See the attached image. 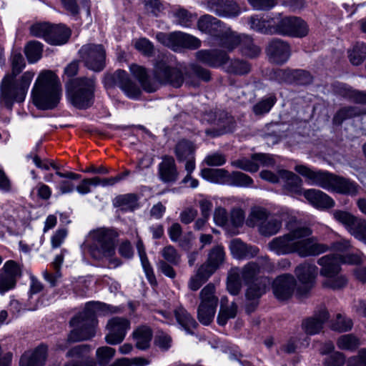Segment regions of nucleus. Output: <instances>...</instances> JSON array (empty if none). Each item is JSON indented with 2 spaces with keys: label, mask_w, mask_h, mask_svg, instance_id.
<instances>
[{
  "label": "nucleus",
  "mask_w": 366,
  "mask_h": 366,
  "mask_svg": "<svg viewBox=\"0 0 366 366\" xmlns=\"http://www.w3.org/2000/svg\"><path fill=\"white\" fill-rule=\"evenodd\" d=\"M311 234L312 230L308 227L289 228L288 233L269 241L267 247L277 255L297 253L300 257L317 256L330 249L328 245L310 237Z\"/></svg>",
  "instance_id": "nucleus-1"
},
{
  "label": "nucleus",
  "mask_w": 366,
  "mask_h": 366,
  "mask_svg": "<svg viewBox=\"0 0 366 366\" xmlns=\"http://www.w3.org/2000/svg\"><path fill=\"white\" fill-rule=\"evenodd\" d=\"M11 73L3 79L1 84V101L5 107L11 109L14 102H24L31 81L34 76L31 71H26L19 80L16 76L25 67V61L20 53H13L11 56Z\"/></svg>",
  "instance_id": "nucleus-2"
},
{
  "label": "nucleus",
  "mask_w": 366,
  "mask_h": 366,
  "mask_svg": "<svg viewBox=\"0 0 366 366\" xmlns=\"http://www.w3.org/2000/svg\"><path fill=\"white\" fill-rule=\"evenodd\" d=\"M130 71L138 79L143 89L150 93L158 89V83L179 88L184 81L183 73L178 68L169 64L167 56H159L154 64L153 75L156 81L149 79L146 69L142 66L132 64L130 66Z\"/></svg>",
  "instance_id": "nucleus-3"
},
{
  "label": "nucleus",
  "mask_w": 366,
  "mask_h": 366,
  "mask_svg": "<svg viewBox=\"0 0 366 366\" xmlns=\"http://www.w3.org/2000/svg\"><path fill=\"white\" fill-rule=\"evenodd\" d=\"M294 169L310 184L330 192L355 197L361 189V187L355 181L327 171L313 170L305 164H297Z\"/></svg>",
  "instance_id": "nucleus-4"
},
{
  "label": "nucleus",
  "mask_w": 366,
  "mask_h": 366,
  "mask_svg": "<svg viewBox=\"0 0 366 366\" xmlns=\"http://www.w3.org/2000/svg\"><path fill=\"white\" fill-rule=\"evenodd\" d=\"M118 311L117 307L100 302L86 303L84 311L70 320V325L74 329L69 334L66 342H76L94 337L97 325L96 316L116 313Z\"/></svg>",
  "instance_id": "nucleus-5"
},
{
  "label": "nucleus",
  "mask_w": 366,
  "mask_h": 366,
  "mask_svg": "<svg viewBox=\"0 0 366 366\" xmlns=\"http://www.w3.org/2000/svg\"><path fill=\"white\" fill-rule=\"evenodd\" d=\"M61 85L57 76L51 71L41 72L32 89L34 104L40 109H52L59 102Z\"/></svg>",
  "instance_id": "nucleus-6"
},
{
  "label": "nucleus",
  "mask_w": 366,
  "mask_h": 366,
  "mask_svg": "<svg viewBox=\"0 0 366 366\" xmlns=\"http://www.w3.org/2000/svg\"><path fill=\"white\" fill-rule=\"evenodd\" d=\"M117 232L107 227L93 229L87 234L82 247L94 259L102 261L115 254Z\"/></svg>",
  "instance_id": "nucleus-7"
},
{
  "label": "nucleus",
  "mask_w": 366,
  "mask_h": 366,
  "mask_svg": "<svg viewBox=\"0 0 366 366\" xmlns=\"http://www.w3.org/2000/svg\"><path fill=\"white\" fill-rule=\"evenodd\" d=\"M66 87L68 99L76 108L85 109L93 104L95 90L94 78L71 79L67 82Z\"/></svg>",
  "instance_id": "nucleus-8"
},
{
  "label": "nucleus",
  "mask_w": 366,
  "mask_h": 366,
  "mask_svg": "<svg viewBox=\"0 0 366 366\" xmlns=\"http://www.w3.org/2000/svg\"><path fill=\"white\" fill-rule=\"evenodd\" d=\"M249 227H257L259 234L264 237H271L280 232L282 228V220L274 214H272L266 209L256 207L252 209L247 220Z\"/></svg>",
  "instance_id": "nucleus-9"
},
{
  "label": "nucleus",
  "mask_w": 366,
  "mask_h": 366,
  "mask_svg": "<svg viewBox=\"0 0 366 366\" xmlns=\"http://www.w3.org/2000/svg\"><path fill=\"white\" fill-rule=\"evenodd\" d=\"M215 286L209 283L199 293L200 304L197 309V318L204 325H209L214 319L219 299L215 295Z\"/></svg>",
  "instance_id": "nucleus-10"
},
{
  "label": "nucleus",
  "mask_w": 366,
  "mask_h": 366,
  "mask_svg": "<svg viewBox=\"0 0 366 366\" xmlns=\"http://www.w3.org/2000/svg\"><path fill=\"white\" fill-rule=\"evenodd\" d=\"M365 257L357 254H348L347 255L327 254L320 257L317 263L321 266L320 274L332 275L338 274L340 271V265L342 263L349 264H363Z\"/></svg>",
  "instance_id": "nucleus-11"
},
{
  "label": "nucleus",
  "mask_w": 366,
  "mask_h": 366,
  "mask_svg": "<svg viewBox=\"0 0 366 366\" xmlns=\"http://www.w3.org/2000/svg\"><path fill=\"white\" fill-rule=\"evenodd\" d=\"M81 61L84 66L95 72L102 71L106 66V51L103 45L87 44L79 51Z\"/></svg>",
  "instance_id": "nucleus-12"
},
{
  "label": "nucleus",
  "mask_w": 366,
  "mask_h": 366,
  "mask_svg": "<svg viewBox=\"0 0 366 366\" xmlns=\"http://www.w3.org/2000/svg\"><path fill=\"white\" fill-rule=\"evenodd\" d=\"M308 33L309 26L307 22L297 16H285L275 22V34L303 38Z\"/></svg>",
  "instance_id": "nucleus-13"
},
{
  "label": "nucleus",
  "mask_w": 366,
  "mask_h": 366,
  "mask_svg": "<svg viewBox=\"0 0 366 366\" xmlns=\"http://www.w3.org/2000/svg\"><path fill=\"white\" fill-rule=\"evenodd\" d=\"M274 268V264L267 256L259 257L255 261L248 262L240 269V277L247 285L259 279L257 276L259 274L271 272Z\"/></svg>",
  "instance_id": "nucleus-14"
},
{
  "label": "nucleus",
  "mask_w": 366,
  "mask_h": 366,
  "mask_svg": "<svg viewBox=\"0 0 366 366\" xmlns=\"http://www.w3.org/2000/svg\"><path fill=\"white\" fill-rule=\"evenodd\" d=\"M105 84L110 87L117 86L130 99H137L141 94L139 87L130 79L124 70L119 69L114 74L107 76Z\"/></svg>",
  "instance_id": "nucleus-15"
},
{
  "label": "nucleus",
  "mask_w": 366,
  "mask_h": 366,
  "mask_svg": "<svg viewBox=\"0 0 366 366\" xmlns=\"http://www.w3.org/2000/svg\"><path fill=\"white\" fill-rule=\"evenodd\" d=\"M130 328V322L124 317H114L107 324L108 333L105 336L106 342L109 345L121 343Z\"/></svg>",
  "instance_id": "nucleus-16"
},
{
  "label": "nucleus",
  "mask_w": 366,
  "mask_h": 366,
  "mask_svg": "<svg viewBox=\"0 0 366 366\" xmlns=\"http://www.w3.org/2000/svg\"><path fill=\"white\" fill-rule=\"evenodd\" d=\"M208 11L223 18H235L241 13L239 5L234 0H205Z\"/></svg>",
  "instance_id": "nucleus-17"
},
{
  "label": "nucleus",
  "mask_w": 366,
  "mask_h": 366,
  "mask_svg": "<svg viewBox=\"0 0 366 366\" xmlns=\"http://www.w3.org/2000/svg\"><path fill=\"white\" fill-rule=\"evenodd\" d=\"M269 61L275 64L285 63L291 55L290 44L278 38L272 39L265 49Z\"/></svg>",
  "instance_id": "nucleus-18"
},
{
  "label": "nucleus",
  "mask_w": 366,
  "mask_h": 366,
  "mask_svg": "<svg viewBox=\"0 0 366 366\" xmlns=\"http://www.w3.org/2000/svg\"><path fill=\"white\" fill-rule=\"evenodd\" d=\"M296 286L295 277L290 274L278 276L272 283L273 292L280 300H285L292 297Z\"/></svg>",
  "instance_id": "nucleus-19"
},
{
  "label": "nucleus",
  "mask_w": 366,
  "mask_h": 366,
  "mask_svg": "<svg viewBox=\"0 0 366 366\" xmlns=\"http://www.w3.org/2000/svg\"><path fill=\"white\" fill-rule=\"evenodd\" d=\"M196 57L202 64L214 68L222 66L229 59L227 52L217 49L199 50Z\"/></svg>",
  "instance_id": "nucleus-20"
},
{
  "label": "nucleus",
  "mask_w": 366,
  "mask_h": 366,
  "mask_svg": "<svg viewBox=\"0 0 366 366\" xmlns=\"http://www.w3.org/2000/svg\"><path fill=\"white\" fill-rule=\"evenodd\" d=\"M278 174L285 194L291 196L302 194V180L298 175L286 169H280Z\"/></svg>",
  "instance_id": "nucleus-21"
},
{
  "label": "nucleus",
  "mask_w": 366,
  "mask_h": 366,
  "mask_svg": "<svg viewBox=\"0 0 366 366\" xmlns=\"http://www.w3.org/2000/svg\"><path fill=\"white\" fill-rule=\"evenodd\" d=\"M159 178L164 183L174 182L178 179V171L174 159L165 155L158 166Z\"/></svg>",
  "instance_id": "nucleus-22"
},
{
  "label": "nucleus",
  "mask_w": 366,
  "mask_h": 366,
  "mask_svg": "<svg viewBox=\"0 0 366 366\" xmlns=\"http://www.w3.org/2000/svg\"><path fill=\"white\" fill-rule=\"evenodd\" d=\"M225 26L221 20L209 14L202 16L197 21V27L201 31L215 39L221 34Z\"/></svg>",
  "instance_id": "nucleus-23"
},
{
  "label": "nucleus",
  "mask_w": 366,
  "mask_h": 366,
  "mask_svg": "<svg viewBox=\"0 0 366 366\" xmlns=\"http://www.w3.org/2000/svg\"><path fill=\"white\" fill-rule=\"evenodd\" d=\"M303 195L311 204L317 208H331L335 204L329 195L318 189H307L303 192Z\"/></svg>",
  "instance_id": "nucleus-24"
},
{
  "label": "nucleus",
  "mask_w": 366,
  "mask_h": 366,
  "mask_svg": "<svg viewBox=\"0 0 366 366\" xmlns=\"http://www.w3.org/2000/svg\"><path fill=\"white\" fill-rule=\"evenodd\" d=\"M47 355L45 345L37 347L32 352H25L19 361L20 366H44Z\"/></svg>",
  "instance_id": "nucleus-25"
},
{
  "label": "nucleus",
  "mask_w": 366,
  "mask_h": 366,
  "mask_svg": "<svg viewBox=\"0 0 366 366\" xmlns=\"http://www.w3.org/2000/svg\"><path fill=\"white\" fill-rule=\"evenodd\" d=\"M329 319V313L325 309H322L313 317L306 319L302 322V327L309 335H315L322 329L323 324Z\"/></svg>",
  "instance_id": "nucleus-26"
},
{
  "label": "nucleus",
  "mask_w": 366,
  "mask_h": 366,
  "mask_svg": "<svg viewBox=\"0 0 366 366\" xmlns=\"http://www.w3.org/2000/svg\"><path fill=\"white\" fill-rule=\"evenodd\" d=\"M229 249L232 254L237 259H249L257 255L259 249L255 246L244 244L239 239L231 241Z\"/></svg>",
  "instance_id": "nucleus-27"
},
{
  "label": "nucleus",
  "mask_w": 366,
  "mask_h": 366,
  "mask_svg": "<svg viewBox=\"0 0 366 366\" xmlns=\"http://www.w3.org/2000/svg\"><path fill=\"white\" fill-rule=\"evenodd\" d=\"M173 41L172 49L177 51L182 48L195 49L200 46L201 41L197 38L181 32H173Z\"/></svg>",
  "instance_id": "nucleus-28"
},
{
  "label": "nucleus",
  "mask_w": 366,
  "mask_h": 366,
  "mask_svg": "<svg viewBox=\"0 0 366 366\" xmlns=\"http://www.w3.org/2000/svg\"><path fill=\"white\" fill-rule=\"evenodd\" d=\"M242 36L232 31L230 28L225 26L221 34L216 38L217 44L219 46L231 51L239 45Z\"/></svg>",
  "instance_id": "nucleus-29"
},
{
  "label": "nucleus",
  "mask_w": 366,
  "mask_h": 366,
  "mask_svg": "<svg viewBox=\"0 0 366 366\" xmlns=\"http://www.w3.org/2000/svg\"><path fill=\"white\" fill-rule=\"evenodd\" d=\"M91 347L88 345H79L69 350L66 354L67 357L81 358L84 360L80 363L74 361L69 362L64 366H96V362L92 359L86 357Z\"/></svg>",
  "instance_id": "nucleus-30"
},
{
  "label": "nucleus",
  "mask_w": 366,
  "mask_h": 366,
  "mask_svg": "<svg viewBox=\"0 0 366 366\" xmlns=\"http://www.w3.org/2000/svg\"><path fill=\"white\" fill-rule=\"evenodd\" d=\"M270 281L267 277H259V279L248 285L245 292V297L249 301H259V299L266 292L267 286Z\"/></svg>",
  "instance_id": "nucleus-31"
},
{
  "label": "nucleus",
  "mask_w": 366,
  "mask_h": 366,
  "mask_svg": "<svg viewBox=\"0 0 366 366\" xmlns=\"http://www.w3.org/2000/svg\"><path fill=\"white\" fill-rule=\"evenodd\" d=\"M275 22L273 18H259L257 15L252 16L248 19L250 28L264 34H275Z\"/></svg>",
  "instance_id": "nucleus-32"
},
{
  "label": "nucleus",
  "mask_w": 366,
  "mask_h": 366,
  "mask_svg": "<svg viewBox=\"0 0 366 366\" xmlns=\"http://www.w3.org/2000/svg\"><path fill=\"white\" fill-rule=\"evenodd\" d=\"M194 76L204 81H209L211 79L210 71L197 64H192L189 71L185 73L184 81L186 84L197 87L199 86V81L194 79Z\"/></svg>",
  "instance_id": "nucleus-33"
},
{
  "label": "nucleus",
  "mask_w": 366,
  "mask_h": 366,
  "mask_svg": "<svg viewBox=\"0 0 366 366\" xmlns=\"http://www.w3.org/2000/svg\"><path fill=\"white\" fill-rule=\"evenodd\" d=\"M317 272V267L308 262L301 264L295 269V274L300 282L309 286L314 283Z\"/></svg>",
  "instance_id": "nucleus-34"
},
{
  "label": "nucleus",
  "mask_w": 366,
  "mask_h": 366,
  "mask_svg": "<svg viewBox=\"0 0 366 366\" xmlns=\"http://www.w3.org/2000/svg\"><path fill=\"white\" fill-rule=\"evenodd\" d=\"M70 31L65 26L51 25L46 37V41L52 45H61L68 41Z\"/></svg>",
  "instance_id": "nucleus-35"
},
{
  "label": "nucleus",
  "mask_w": 366,
  "mask_h": 366,
  "mask_svg": "<svg viewBox=\"0 0 366 366\" xmlns=\"http://www.w3.org/2000/svg\"><path fill=\"white\" fill-rule=\"evenodd\" d=\"M200 175L210 182L227 184L229 172L224 169L204 168L201 170Z\"/></svg>",
  "instance_id": "nucleus-36"
},
{
  "label": "nucleus",
  "mask_w": 366,
  "mask_h": 366,
  "mask_svg": "<svg viewBox=\"0 0 366 366\" xmlns=\"http://www.w3.org/2000/svg\"><path fill=\"white\" fill-rule=\"evenodd\" d=\"M174 315L178 324L189 334H192V330L196 328L197 322L192 315L183 307H179L174 310Z\"/></svg>",
  "instance_id": "nucleus-37"
},
{
  "label": "nucleus",
  "mask_w": 366,
  "mask_h": 366,
  "mask_svg": "<svg viewBox=\"0 0 366 366\" xmlns=\"http://www.w3.org/2000/svg\"><path fill=\"white\" fill-rule=\"evenodd\" d=\"M133 337L137 348L144 350L149 347L152 338V331L147 326L139 327L133 332Z\"/></svg>",
  "instance_id": "nucleus-38"
},
{
  "label": "nucleus",
  "mask_w": 366,
  "mask_h": 366,
  "mask_svg": "<svg viewBox=\"0 0 366 366\" xmlns=\"http://www.w3.org/2000/svg\"><path fill=\"white\" fill-rule=\"evenodd\" d=\"M366 114V110L357 107H345L339 109L334 115L332 122L336 125H341L348 119L354 118Z\"/></svg>",
  "instance_id": "nucleus-39"
},
{
  "label": "nucleus",
  "mask_w": 366,
  "mask_h": 366,
  "mask_svg": "<svg viewBox=\"0 0 366 366\" xmlns=\"http://www.w3.org/2000/svg\"><path fill=\"white\" fill-rule=\"evenodd\" d=\"M56 174L64 179L61 180L57 186V189L61 194L71 193L75 189V186L71 180L79 179L81 175L71 172H56Z\"/></svg>",
  "instance_id": "nucleus-40"
},
{
  "label": "nucleus",
  "mask_w": 366,
  "mask_h": 366,
  "mask_svg": "<svg viewBox=\"0 0 366 366\" xmlns=\"http://www.w3.org/2000/svg\"><path fill=\"white\" fill-rule=\"evenodd\" d=\"M137 249L141 260L142 266L144 269L147 280L151 284L156 282V277L153 271V268L147 258L145 248L142 239H139L136 244Z\"/></svg>",
  "instance_id": "nucleus-41"
},
{
  "label": "nucleus",
  "mask_w": 366,
  "mask_h": 366,
  "mask_svg": "<svg viewBox=\"0 0 366 366\" xmlns=\"http://www.w3.org/2000/svg\"><path fill=\"white\" fill-rule=\"evenodd\" d=\"M195 146L187 139L180 140L174 148V153L179 162L194 157Z\"/></svg>",
  "instance_id": "nucleus-42"
},
{
  "label": "nucleus",
  "mask_w": 366,
  "mask_h": 366,
  "mask_svg": "<svg viewBox=\"0 0 366 366\" xmlns=\"http://www.w3.org/2000/svg\"><path fill=\"white\" fill-rule=\"evenodd\" d=\"M242 278L240 277V268L233 267L229 272L227 281V289L232 295H237L242 288Z\"/></svg>",
  "instance_id": "nucleus-43"
},
{
  "label": "nucleus",
  "mask_w": 366,
  "mask_h": 366,
  "mask_svg": "<svg viewBox=\"0 0 366 366\" xmlns=\"http://www.w3.org/2000/svg\"><path fill=\"white\" fill-rule=\"evenodd\" d=\"M172 16L177 24L184 27L190 26L197 19V15L192 14L184 8H177L172 11Z\"/></svg>",
  "instance_id": "nucleus-44"
},
{
  "label": "nucleus",
  "mask_w": 366,
  "mask_h": 366,
  "mask_svg": "<svg viewBox=\"0 0 366 366\" xmlns=\"http://www.w3.org/2000/svg\"><path fill=\"white\" fill-rule=\"evenodd\" d=\"M224 301H227L226 297L221 299L220 310L217 316V322L220 325H224L229 319L234 318L237 312L236 303L232 302L228 306L224 305Z\"/></svg>",
  "instance_id": "nucleus-45"
},
{
  "label": "nucleus",
  "mask_w": 366,
  "mask_h": 366,
  "mask_svg": "<svg viewBox=\"0 0 366 366\" xmlns=\"http://www.w3.org/2000/svg\"><path fill=\"white\" fill-rule=\"evenodd\" d=\"M239 46L242 54L249 58H255L261 52V49L254 44L253 39L247 35L242 36Z\"/></svg>",
  "instance_id": "nucleus-46"
},
{
  "label": "nucleus",
  "mask_w": 366,
  "mask_h": 366,
  "mask_svg": "<svg viewBox=\"0 0 366 366\" xmlns=\"http://www.w3.org/2000/svg\"><path fill=\"white\" fill-rule=\"evenodd\" d=\"M340 94L344 98L357 104H366V92L353 89L351 87L342 86Z\"/></svg>",
  "instance_id": "nucleus-47"
},
{
  "label": "nucleus",
  "mask_w": 366,
  "mask_h": 366,
  "mask_svg": "<svg viewBox=\"0 0 366 366\" xmlns=\"http://www.w3.org/2000/svg\"><path fill=\"white\" fill-rule=\"evenodd\" d=\"M276 102L275 95L270 94L256 103L252 107V111L257 116L265 114L271 110Z\"/></svg>",
  "instance_id": "nucleus-48"
},
{
  "label": "nucleus",
  "mask_w": 366,
  "mask_h": 366,
  "mask_svg": "<svg viewBox=\"0 0 366 366\" xmlns=\"http://www.w3.org/2000/svg\"><path fill=\"white\" fill-rule=\"evenodd\" d=\"M251 70L250 64L239 59H232L226 67V71L236 75H245Z\"/></svg>",
  "instance_id": "nucleus-49"
},
{
  "label": "nucleus",
  "mask_w": 366,
  "mask_h": 366,
  "mask_svg": "<svg viewBox=\"0 0 366 366\" xmlns=\"http://www.w3.org/2000/svg\"><path fill=\"white\" fill-rule=\"evenodd\" d=\"M348 54L350 61L353 65L361 64L366 58V44L362 42L356 43Z\"/></svg>",
  "instance_id": "nucleus-50"
},
{
  "label": "nucleus",
  "mask_w": 366,
  "mask_h": 366,
  "mask_svg": "<svg viewBox=\"0 0 366 366\" xmlns=\"http://www.w3.org/2000/svg\"><path fill=\"white\" fill-rule=\"evenodd\" d=\"M337 345L342 350L354 351L360 345V340L352 334L341 335L337 340Z\"/></svg>",
  "instance_id": "nucleus-51"
},
{
  "label": "nucleus",
  "mask_w": 366,
  "mask_h": 366,
  "mask_svg": "<svg viewBox=\"0 0 366 366\" xmlns=\"http://www.w3.org/2000/svg\"><path fill=\"white\" fill-rule=\"evenodd\" d=\"M337 274H333L332 275L321 274L327 277V279L322 282L323 287L334 290L345 287L347 283V278L343 275Z\"/></svg>",
  "instance_id": "nucleus-52"
},
{
  "label": "nucleus",
  "mask_w": 366,
  "mask_h": 366,
  "mask_svg": "<svg viewBox=\"0 0 366 366\" xmlns=\"http://www.w3.org/2000/svg\"><path fill=\"white\" fill-rule=\"evenodd\" d=\"M42 44L36 41H29L25 46V54L30 63L36 62L41 57Z\"/></svg>",
  "instance_id": "nucleus-53"
},
{
  "label": "nucleus",
  "mask_w": 366,
  "mask_h": 366,
  "mask_svg": "<svg viewBox=\"0 0 366 366\" xmlns=\"http://www.w3.org/2000/svg\"><path fill=\"white\" fill-rule=\"evenodd\" d=\"M252 184V179L244 173L241 172L229 173L228 185L244 187H250Z\"/></svg>",
  "instance_id": "nucleus-54"
},
{
  "label": "nucleus",
  "mask_w": 366,
  "mask_h": 366,
  "mask_svg": "<svg viewBox=\"0 0 366 366\" xmlns=\"http://www.w3.org/2000/svg\"><path fill=\"white\" fill-rule=\"evenodd\" d=\"M332 214L333 218L338 222L343 224L347 229L350 232L351 227L354 226L358 217L354 216L349 212L336 209L332 211Z\"/></svg>",
  "instance_id": "nucleus-55"
},
{
  "label": "nucleus",
  "mask_w": 366,
  "mask_h": 366,
  "mask_svg": "<svg viewBox=\"0 0 366 366\" xmlns=\"http://www.w3.org/2000/svg\"><path fill=\"white\" fill-rule=\"evenodd\" d=\"M0 271L16 282L22 275L21 266L14 260L6 261Z\"/></svg>",
  "instance_id": "nucleus-56"
},
{
  "label": "nucleus",
  "mask_w": 366,
  "mask_h": 366,
  "mask_svg": "<svg viewBox=\"0 0 366 366\" xmlns=\"http://www.w3.org/2000/svg\"><path fill=\"white\" fill-rule=\"evenodd\" d=\"M160 254L167 263L177 266L181 262V255L176 248L172 245H167L162 248Z\"/></svg>",
  "instance_id": "nucleus-57"
},
{
  "label": "nucleus",
  "mask_w": 366,
  "mask_h": 366,
  "mask_svg": "<svg viewBox=\"0 0 366 366\" xmlns=\"http://www.w3.org/2000/svg\"><path fill=\"white\" fill-rule=\"evenodd\" d=\"M117 204L124 210L133 211L139 207L137 196L134 194H127L117 197Z\"/></svg>",
  "instance_id": "nucleus-58"
},
{
  "label": "nucleus",
  "mask_w": 366,
  "mask_h": 366,
  "mask_svg": "<svg viewBox=\"0 0 366 366\" xmlns=\"http://www.w3.org/2000/svg\"><path fill=\"white\" fill-rule=\"evenodd\" d=\"M224 249L221 246L214 247L209 252L206 262L212 265L217 269L223 263L224 260Z\"/></svg>",
  "instance_id": "nucleus-59"
},
{
  "label": "nucleus",
  "mask_w": 366,
  "mask_h": 366,
  "mask_svg": "<svg viewBox=\"0 0 366 366\" xmlns=\"http://www.w3.org/2000/svg\"><path fill=\"white\" fill-rule=\"evenodd\" d=\"M232 166L249 172H256L259 169V163L254 159L241 158L231 162Z\"/></svg>",
  "instance_id": "nucleus-60"
},
{
  "label": "nucleus",
  "mask_w": 366,
  "mask_h": 366,
  "mask_svg": "<svg viewBox=\"0 0 366 366\" xmlns=\"http://www.w3.org/2000/svg\"><path fill=\"white\" fill-rule=\"evenodd\" d=\"M115 355V350L112 347L104 346L97 350V359L100 366H107Z\"/></svg>",
  "instance_id": "nucleus-61"
},
{
  "label": "nucleus",
  "mask_w": 366,
  "mask_h": 366,
  "mask_svg": "<svg viewBox=\"0 0 366 366\" xmlns=\"http://www.w3.org/2000/svg\"><path fill=\"white\" fill-rule=\"evenodd\" d=\"M349 232L366 244V220L358 217Z\"/></svg>",
  "instance_id": "nucleus-62"
},
{
  "label": "nucleus",
  "mask_w": 366,
  "mask_h": 366,
  "mask_svg": "<svg viewBox=\"0 0 366 366\" xmlns=\"http://www.w3.org/2000/svg\"><path fill=\"white\" fill-rule=\"evenodd\" d=\"M353 325L352 320L347 317L337 314L336 320L332 325V329L340 332H347L352 329Z\"/></svg>",
  "instance_id": "nucleus-63"
},
{
  "label": "nucleus",
  "mask_w": 366,
  "mask_h": 366,
  "mask_svg": "<svg viewBox=\"0 0 366 366\" xmlns=\"http://www.w3.org/2000/svg\"><path fill=\"white\" fill-rule=\"evenodd\" d=\"M346 365L347 366H366V349H362L357 355L349 357Z\"/></svg>",
  "instance_id": "nucleus-64"
}]
</instances>
